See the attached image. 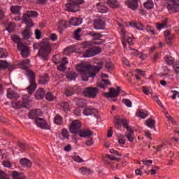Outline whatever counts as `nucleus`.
<instances>
[{
    "instance_id": "nucleus-32",
    "label": "nucleus",
    "mask_w": 179,
    "mask_h": 179,
    "mask_svg": "<svg viewBox=\"0 0 179 179\" xmlns=\"http://www.w3.org/2000/svg\"><path fill=\"white\" fill-rule=\"evenodd\" d=\"M97 9L100 13H107L108 12V8L105 5L96 4Z\"/></svg>"
},
{
    "instance_id": "nucleus-7",
    "label": "nucleus",
    "mask_w": 179,
    "mask_h": 179,
    "mask_svg": "<svg viewBox=\"0 0 179 179\" xmlns=\"http://www.w3.org/2000/svg\"><path fill=\"white\" fill-rule=\"evenodd\" d=\"M82 129V123L79 120L73 121L71 125L69 127V132L73 135H76Z\"/></svg>"
},
{
    "instance_id": "nucleus-59",
    "label": "nucleus",
    "mask_w": 179,
    "mask_h": 179,
    "mask_svg": "<svg viewBox=\"0 0 179 179\" xmlns=\"http://www.w3.org/2000/svg\"><path fill=\"white\" fill-rule=\"evenodd\" d=\"M73 161L77 162V163H83V159L80 158L79 156H74L73 157Z\"/></svg>"
},
{
    "instance_id": "nucleus-2",
    "label": "nucleus",
    "mask_w": 179,
    "mask_h": 179,
    "mask_svg": "<svg viewBox=\"0 0 179 179\" xmlns=\"http://www.w3.org/2000/svg\"><path fill=\"white\" fill-rule=\"evenodd\" d=\"M94 69V66L92 64L86 63H80L77 66V71L84 82H87L89 78H96V73L92 72Z\"/></svg>"
},
{
    "instance_id": "nucleus-43",
    "label": "nucleus",
    "mask_w": 179,
    "mask_h": 179,
    "mask_svg": "<svg viewBox=\"0 0 179 179\" xmlns=\"http://www.w3.org/2000/svg\"><path fill=\"white\" fill-rule=\"evenodd\" d=\"M61 134L64 139H69V131H68V129H62Z\"/></svg>"
},
{
    "instance_id": "nucleus-41",
    "label": "nucleus",
    "mask_w": 179,
    "mask_h": 179,
    "mask_svg": "<svg viewBox=\"0 0 179 179\" xmlns=\"http://www.w3.org/2000/svg\"><path fill=\"white\" fill-rule=\"evenodd\" d=\"M45 99L46 100H48V101H54V100H55V96L52 94V93L51 92H48L46 94H45Z\"/></svg>"
},
{
    "instance_id": "nucleus-46",
    "label": "nucleus",
    "mask_w": 179,
    "mask_h": 179,
    "mask_svg": "<svg viewBox=\"0 0 179 179\" xmlns=\"http://www.w3.org/2000/svg\"><path fill=\"white\" fill-rule=\"evenodd\" d=\"M167 24V20L163 22V23H157V29L158 30H162V29H164Z\"/></svg>"
},
{
    "instance_id": "nucleus-16",
    "label": "nucleus",
    "mask_w": 179,
    "mask_h": 179,
    "mask_svg": "<svg viewBox=\"0 0 179 179\" xmlns=\"http://www.w3.org/2000/svg\"><path fill=\"white\" fill-rule=\"evenodd\" d=\"M6 96L10 100H17V99H19L20 97L19 94H17L16 92L10 88L8 89Z\"/></svg>"
},
{
    "instance_id": "nucleus-44",
    "label": "nucleus",
    "mask_w": 179,
    "mask_h": 179,
    "mask_svg": "<svg viewBox=\"0 0 179 179\" xmlns=\"http://www.w3.org/2000/svg\"><path fill=\"white\" fill-rule=\"evenodd\" d=\"M122 125H123L124 128L127 129V131H128V132H131V133L134 132V130H132L129 128V124H128V121L127 120V119H124L123 120Z\"/></svg>"
},
{
    "instance_id": "nucleus-25",
    "label": "nucleus",
    "mask_w": 179,
    "mask_h": 179,
    "mask_svg": "<svg viewBox=\"0 0 179 179\" xmlns=\"http://www.w3.org/2000/svg\"><path fill=\"white\" fill-rule=\"evenodd\" d=\"M96 113H97V110L96 108H85L83 110V114L84 115H95Z\"/></svg>"
},
{
    "instance_id": "nucleus-20",
    "label": "nucleus",
    "mask_w": 179,
    "mask_h": 179,
    "mask_svg": "<svg viewBox=\"0 0 179 179\" xmlns=\"http://www.w3.org/2000/svg\"><path fill=\"white\" fill-rule=\"evenodd\" d=\"M106 3L112 9H118L120 8V3L117 0H107Z\"/></svg>"
},
{
    "instance_id": "nucleus-14",
    "label": "nucleus",
    "mask_w": 179,
    "mask_h": 179,
    "mask_svg": "<svg viewBox=\"0 0 179 179\" xmlns=\"http://www.w3.org/2000/svg\"><path fill=\"white\" fill-rule=\"evenodd\" d=\"M125 5L127 6V8H129V9H131L132 10H136L139 6L138 4V1L136 0H126Z\"/></svg>"
},
{
    "instance_id": "nucleus-22",
    "label": "nucleus",
    "mask_w": 179,
    "mask_h": 179,
    "mask_svg": "<svg viewBox=\"0 0 179 179\" xmlns=\"http://www.w3.org/2000/svg\"><path fill=\"white\" fill-rule=\"evenodd\" d=\"M50 81V76L48 73H45L43 76L39 77L38 83L39 85H46Z\"/></svg>"
},
{
    "instance_id": "nucleus-5",
    "label": "nucleus",
    "mask_w": 179,
    "mask_h": 179,
    "mask_svg": "<svg viewBox=\"0 0 179 179\" xmlns=\"http://www.w3.org/2000/svg\"><path fill=\"white\" fill-rule=\"evenodd\" d=\"M99 88L94 87H88L85 88L83 93L85 97H88V99H96L97 94H99Z\"/></svg>"
},
{
    "instance_id": "nucleus-31",
    "label": "nucleus",
    "mask_w": 179,
    "mask_h": 179,
    "mask_svg": "<svg viewBox=\"0 0 179 179\" xmlns=\"http://www.w3.org/2000/svg\"><path fill=\"white\" fill-rule=\"evenodd\" d=\"M20 163L23 167H30L31 166V162L27 158L21 159Z\"/></svg>"
},
{
    "instance_id": "nucleus-15",
    "label": "nucleus",
    "mask_w": 179,
    "mask_h": 179,
    "mask_svg": "<svg viewBox=\"0 0 179 179\" xmlns=\"http://www.w3.org/2000/svg\"><path fill=\"white\" fill-rule=\"evenodd\" d=\"M39 115H41V112L38 110V109L31 110L28 113V118L31 120H38L39 117H38Z\"/></svg>"
},
{
    "instance_id": "nucleus-60",
    "label": "nucleus",
    "mask_w": 179,
    "mask_h": 179,
    "mask_svg": "<svg viewBox=\"0 0 179 179\" xmlns=\"http://www.w3.org/2000/svg\"><path fill=\"white\" fill-rule=\"evenodd\" d=\"M157 170H160V168L159 166H155L153 169L150 170V173L152 176L156 175V173H157Z\"/></svg>"
},
{
    "instance_id": "nucleus-39",
    "label": "nucleus",
    "mask_w": 179,
    "mask_h": 179,
    "mask_svg": "<svg viewBox=\"0 0 179 179\" xmlns=\"http://www.w3.org/2000/svg\"><path fill=\"white\" fill-rule=\"evenodd\" d=\"M55 124L57 125H62V117L59 115H57L54 119Z\"/></svg>"
},
{
    "instance_id": "nucleus-35",
    "label": "nucleus",
    "mask_w": 179,
    "mask_h": 179,
    "mask_svg": "<svg viewBox=\"0 0 179 179\" xmlns=\"http://www.w3.org/2000/svg\"><path fill=\"white\" fill-rule=\"evenodd\" d=\"M17 48L18 51H22L23 50L27 49V45H24V43H22V41L17 42Z\"/></svg>"
},
{
    "instance_id": "nucleus-33",
    "label": "nucleus",
    "mask_w": 179,
    "mask_h": 179,
    "mask_svg": "<svg viewBox=\"0 0 179 179\" xmlns=\"http://www.w3.org/2000/svg\"><path fill=\"white\" fill-rule=\"evenodd\" d=\"M143 5L145 9H153V6H155L153 0H148Z\"/></svg>"
},
{
    "instance_id": "nucleus-19",
    "label": "nucleus",
    "mask_w": 179,
    "mask_h": 179,
    "mask_svg": "<svg viewBox=\"0 0 179 179\" xmlns=\"http://www.w3.org/2000/svg\"><path fill=\"white\" fill-rule=\"evenodd\" d=\"M36 100H41L44 96H45V91L43 88H39L35 93Z\"/></svg>"
},
{
    "instance_id": "nucleus-24",
    "label": "nucleus",
    "mask_w": 179,
    "mask_h": 179,
    "mask_svg": "<svg viewBox=\"0 0 179 179\" xmlns=\"http://www.w3.org/2000/svg\"><path fill=\"white\" fill-rule=\"evenodd\" d=\"M64 94L66 97H71L75 94V88L73 87L68 86L64 90Z\"/></svg>"
},
{
    "instance_id": "nucleus-38",
    "label": "nucleus",
    "mask_w": 179,
    "mask_h": 179,
    "mask_svg": "<svg viewBox=\"0 0 179 179\" xmlns=\"http://www.w3.org/2000/svg\"><path fill=\"white\" fill-rule=\"evenodd\" d=\"M90 36H92L94 40H100L101 37H103V35L99 33H94V31H91L89 33Z\"/></svg>"
},
{
    "instance_id": "nucleus-27",
    "label": "nucleus",
    "mask_w": 179,
    "mask_h": 179,
    "mask_svg": "<svg viewBox=\"0 0 179 179\" xmlns=\"http://www.w3.org/2000/svg\"><path fill=\"white\" fill-rule=\"evenodd\" d=\"M29 106H30V101L29 100V96L24 95L22 97V108H29Z\"/></svg>"
},
{
    "instance_id": "nucleus-11",
    "label": "nucleus",
    "mask_w": 179,
    "mask_h": 179,
    "mask_svg": "<svg viewBox=\"0 0 179 179\" xmlns=\"http://www.w3.org/2000/svg\"><path fill=\"white\" fill-rule=\"evenodd\" d=\"M25 29L24 31L22 32L23 40H29L31 36V32L30 31L31 29L34 26V24H26Z\"/></svg>"
},
{
    "instance_id": "nucleus-61",
    "label": "nucleus",
    "mask_w": 179,
    "mask_h": 179,
    "mask_svg": "<svg viewBox=\"0 0 179 179\" xmlns=\"http://www.w3.org/2000/svg\"><path fill=\"white\" fill-rule=\"evenodd\" d=\"M50 38L52 41H57V40H58V35H57V34H51Z\"/></svg>"
},
{
    "instance_id": "nucleus-30",
    "label": "nucleus",
    "mask_w": 179,
    "mask_h": 179,
    "mask_svg": "<svg viewBox=\"0 0 179 179\" xmlns=\"http://www.w3.org/2000/svg\"><path fill=\"white\" fill-rule=\"evenodd\" d=\"M17 145L18 148H20V152H24V150H27V149H29V145L27 143L17 141Z\"/></svg>"
},
{
    "instance_id": "nucleus-21",
    "label": "nucleus",
    "mask_w": 179,
    "mask_h": 179,
    "mask_svg": "<svg viewBox=\"0 0 179 179\" xmlns=\"http://www.w3.org/2000/svg\"><path fill=\"white\" fill-rule=\"evenodd\" d=\"M80 138H86L87 136H92L93 131L91 130H82V129L77 133Z\"/></svg>"
},
{
    "instance_id": "nucleus-17",
    "label": "nucleus",
    "mask_w": 179,
    "mask_h": 179,
    "mask_svg": "<svg viewBox=\"0 0 179 179\" xmlns=\"http://www.w3.org/2000/svg\"><path fill=\"white\" fill-rule=\"evenodd\" d=\"M100 89H107V86H111V82L107 79H102L99 83L96 84Z\"/></svg>"
},
{
    "instance_id": "nucleus-8",
    "label": "nucleus",
    "mask_w": 179,
    "mask_h": 179,
    "mask_svg": "<svg viewBox=\"0 0 179 179\" xmlns=\"http://www.w3.org/2000/svg\"><path fill=\"white\" fill-rule=\"evenodd\" d=\"M100 52H101V48L95 46L87 50L83 53V57L84 58H90V57H94V55H97V54H100Z\"/></svg>"
},
{
    "instance_id": "nucleus-54",
    "label": "nucleus",
    "mask_w": 179,
    "mask_h": 179,
    "mask_svg": "<svg viewBox=\"0 0 179 179\" xmlns=\"http://www.w3.org/2000/svg\"><path fill=\"white\" fill-rule=\"evenodd\" d=\"M73 48H75L73 45L68 46L64 50V52H66L67 51V52H75V50H73Z\"/></svg>"
},
{
    "instance_id": "nucleus-9",
    "label": "nucleus",
    "mask_w": 179,
    "mask_h": 179,
    "mask_svg": "<svg viewBox=\"0 0 179 179\" xmlns=\"http://www.w3.org/2000/svg\"><path fill=\"white\" fill-rule=\"evenodd\" d=\"M166 8L169 12L177 13V12L179 10V0H174V1H172V4L168 3Z\"/></svg>"
},
{
    "instance_id": "nucleus-1",
    "label": "nucleus",
    "mask_w": 179,
    "mask_h": 179,
    "mask_svg": "<svg viewBox=\"0 0 179 179\" xmlns=\"http://www.w3.org/2000/svg\"><path fill=\"white\" fill-rule=\"evenodd\" d=\"M34 50H38L36 57H38L42 61H48L50 54L52 51V45L50 43L48 38H43L40 43L33 44Z\"/></svg>"
},
{
    "instance_id": "nucleus-47",
    "label": "nucleus",
    "mask_w": 179,
    "mask_h": 179,
    "mask_svg": "<svg viewBox=\"0 0 179 179\" xmlns=\"http://www.w3.org/2000/svg\"><path fill=\"white\" fill-rule=\"evenodd\" d=\"M80 171L83 174L87 176V174H92V170L86 168V167H83L80 169Z\"/></svg>"
},
{
    "instance_id": "nucleus-36",
    "label": "nucleus",
    "mask_w": 179,
    "mask_h": 179,
    "mask_svg": "<svg viewBox=\"0 0 179 179\" xmlns=\"http://www.w3.org/2000/svg\"><path fill=\"white\" fill-rule=\"evenodd\" d=\"M78 76H79L78 75V73L73 72V73H69L66 74V78L67 79H70V80H75L76 79V78H78Z\"/></svg>"
},
{
    "instance_id": "nucleus-26",
    "label": "nucleus",
    "mask_w": 179,
    "mask_h": 179,
    "mask_svg": "<svg viewBox=\"0 0 179 179\" xmlns=\"http://www.w3.org/2000/svg\"><path fill=\"white\" fill-rule=\"evenodd\" d=\"M120 31L122 36V45L124 48H127V31L124 27H122L120 29Z\"/></svg>"
},
{
    "instance_id": "nucleus-13",
    "label": "nucleus",
    "mask_w": 179,
    "mask_h": 179,
    "mask_svg": "<svg viewBox=\"0 0 179 179\" xmlns=\"http://www.w3.org/2000/svg\"><path fill=\"white\" fill-rule=\"evenodd\" d=\"M119 93H121L120 90H117L113 87H110L109 89V92H104L103 95L104 97H107L108 99L111 97H118Z\"/></svg>"
},
{
    "instance_id": "nucleus-45",
    "label": "nucleus",
    "mask_w": 179,
    "mask_h": 179,
    "mask_svg": "<svg viewBox=\"0 0 179 179\" xmlns=\"http://www.w3.org/2000/svg\"><path fill=\"white\" fill-rule=\"evenodd\" d=\"M11 177L13 179H23V178L20 176V173L16 171H13Z\"/></svg>"
},
{
    "instance_id": "nucleus-48",
    "label": "nucleus",
    "mask_w": 179,
    "mask_h": 179,
    "mask_svg": "<svg viewBox=\"0 0 179 179\" xmlns=\"http://www.w3.org/2000/svg\"><path fill=\"white\" fill-rule=\"evenodd\" d=\"M165 62H166V64L168 65H174V58H173L172 57H165Z\"/></svg>"
},
{
    "instance_id": "nucleus-29",
    "label": "nucleus",
    "mask_w": 179,
    "mask_h": 179,
    "mask_svg": "<svg viewBox=\"0 0 179 179\" xmlns=\"http://www.w3.org/2000/svg\"><path fill=\"white\" fill-rule=\"evenodd\" d=\"M10 9L13 15H20L22 7L20 6H12Z\"/></svg>"
},
{
    "instance_id": "nucleus-62",
    "label": "nucleus",
    "mask_w": 179,
    "mask_h": 179,
    "mask_svg": "<svg viewBox=\"0 0 179 179\" xmlns=\"http://www.w3.org/2000/svg\"><path fill=\"white\" fill-rule=\"evenodd\" d=\"M105 66H106V69H113L114 64H113V62H108L106 63Z\"/></svg>"
},
{
    "instance_id": "nucleus-55",
    "label": "nucleus",
    "mask_w": 179,
    "mask_h": 179,
    "mask_svg": "<svg viewBox=\"0 0 179 179\" xmlns=\"http://www.w3.org/2000/svg\"><path fill=\"white\" fill-rule=\"evenodd\" d=\"M21 55L23 58H26L29 55V48L27 49H24L23 50H21Z\"/></svg>"
},
{
    "instance_id": "nucleus-6",
    "label": "nucleus",
    "mask_w": 179,
    "mask_h": 179,
    "mask_svg": "<svg viewBox=\"0 0 179 179\" xmlns=\"http://www.w3.org/2000/svg\"><path fill=\"white\" fill-rule=\"evenodd\" d=\"M37 16H38V13H37V11H27V13H24L22 20L25 24H34L33 20H31L30 17H37Z\"/></svg>"
},
{
    "instance_id": "nucleus-37",
    "label": "nucleus",
    "mask_w": 179,
    "mask_h": 179,
    "mask_svg": "<svg viewBox=\"0 0 179 179\" xmlns=\"http://www.w3.org/2000/svg\"><path fill=\"white\" fill-rule=\"evenodd\" d=\"M136 115L137 117H140V118H146V117H148V111L144 112L143 110H139L138 112H137L136 113Z\"/></svg>"
},
{
    "instance_id": "nucleus-23",
    "label": "nucleus",
    "mask_w": 179,
    "mask_h": 179,
    "mask_svg": "<svg viewBox=\"0 0 179 179\" xmlns=\"http://www.w3.org/2000/svg\"><path fill=\"white\" fill-rule=\"evenodd\" d=\"M83 20L76 17H72L69 20L70 24L72 26H80L82 24Z\"/></svg>"
},
{
    "instance_id": "nucleus-49",
    "label": "nucleus",
    "mask_w": 179,
    "mask_h": 179,
    "mask_svg": "<svg viewBox=\"0 0 179 179\" xmlns=\"http://www.w3.org/2000/svg\"><path fill=\"white\" fill-rule=\"evenodd\" d=\"M0 179H10L9 176L7 175L6 172L0 170Z\"/></svg>"
},
{
    "instance_id": "nucleus-10",
    "label": "nucleus",
    "mask_w": 179,
    "mask_h": 179,
    "mask_svg": "<svg viewBox=\"0 0 179 179\" xmlns=\"http://www.w3.org/2000/svg\"><path fill=\"white\" fill-rule=\"evenodd\" d=\"M93 26L95 30H104L106 29V22L100 18L95 19Z\"/></svg>"
},
{
    "instance_id": "nucleus-52",
    "label": "nucleus",
    "mask_w": 179,
    "mask_h": 179,
    "mask_svg": "<svg viewBox=\"0 0 179 179\" xmlns=\"http://www.w3.org/2000/svg\"><path fill=\"white\" fill-rule=\"evenodd\" d=\"M65 65H66V62L60 64V65L57 66V70L61 71L62 72H65V71H66V67H65Z\"/></svg>"
},
{
    "instance_id": "nucleus-3",
    "label": "nucleus",
    "mask_w": 179,
    "mask_h": 179,
    "mask_svg": "<svg viewBox=\"0 0 179 179\" xmlns=\"http://www.w3.org/2000/svg\"><path fill=\"white\" fill-rule=\"evenodd\" d=\"M26 76L29 82V86L27 87L29 94H33L37 89V84H36V73L32 70H27Z\"/></svg>"
},
{
    "instance_id": "nucleus-28",
    "label": "nucleus",
    "mask_w": 179,
    "mask_h": 179,
    "mask_svg": "<svg viewBox=\"0 0 179 179\" xmlns=\"http://www.w3.org/2000/svg\"><path fill=\"white\" fill-rule=\"evenodd\" d=\"M145 124L148 127V128H151V129L155 128L156 127V121L152 117H150L145 120Z\"/></svg>"
},
{
    "instance_id": "nucleus-18",
    "label": "nucleus",
    "mask_w": 179,
    "mask_h": 179,
    "mask_svg": "<svg viewBox=\"0 0 179 179\" xmlns=\"http://www.w3.org/2000/svg\"><path fill=\"white\" fill-rule=\"evenodd\" d=\"M129 24L131 27H136V29H138V30H141V31L145 30V25H143L139 21H137V22L131 21L129 22Z\"/></svg>"
},
{
    "instance_id": "nucleus-56",
    "label": "nucleus",
    "mask_w": 179,
    "mask_h": 179,
    "mask_svg": "<svg viewBox=\"0 0 179 179\" xmlns=\"http://www.w3.org/2000/svg\"><path fill=\"white\" fill-rule=\"evenodd\" d=\"M125 136L126 138H127L129 142H134V132H130L127 134Z\"/></svg>"
},
{
    "instance_id": "nucleus-4",
    "label": "nucleus",
    "mask_w": 179,
    "mask_h": 179,
    "mask_svg": "<svg viewBox=\"0 0 179 179\" xmlns=\"http://www.w3.org/2000/svg\"><path fill=\"white\" fill-rule=\"evenodd\" d=\"M85 3V0H68L66 9L68 12L76 13L80 10V5Z\"/></svg>"
},
{
    "instance_id": "nucleus-53",
    "label": "nucleus",
    "mask_w": 179,
    "mask_h": 179,
    "mask_svg": "<svg viewBox=\"0 0 179 179\" xmlns=\"http://www.w3.org/2000/svg\"><path fill=\"white\" fill-rule=\"evenodd\" d=\"M21 65L24 66V68H29V65H30V59L22 60Z\"/></svg>"
},
{
    "instance_id": "nucleus-50",
    "label": "nucleus",
    "mask_w": 179,
    "mask_h": 179,
    "mask_svg": "<svg viewBox=\"0 0 179 179\" xmlns=\"http://www.w3.org/2000/svg\"><path fill=\"white\" fill-rule=\"evenodd\" d=\"M57 26L62 27V29H66V27H68V23L64 20H60L59 21V24Z\"/></svg>"
},
{
    "instance_id": "nucleus-51",
    "label": "nucleus",
    "mask_w": 179,
    "mask_h": 179,
    "mask_svg": "<svg viewBox=\"0 0 179 179\" xmlns=\"http://www.w3.org/2000/svg\"><path fill=\"white\" fill-rule=\"evenodd\" d=\"M122 103H124V104H125L127 107H129V108L132 107V102L129 99H122Z\"/></svg>"
},
{
    "instance_id": "nucleus-63",
    "label": "nucleus",
    "mask_w": 179,
    "mask_h": 179,
    "mask_svg": "<svg viewBox=\"0 0 179 179\" xmlns=\"http://www.w3.org/2000/svg\"><path fill=\"white\" fill-rule=\"evenodd\" d=\"M3 165L4 167H7L8 169H10L12 167V164L9 161H4L3 162Z\"/></svg>"
},
{
    "instance_id": "nucleus-34",
    "label": "nucleus",
    "mask_w": 179,
    "mask_h": 179,
    "mask_svg": "<svg viewBox=\"0 0 179 179\" xmlns=\"http://www.w3.org/2000/svg\"><path fill=\"white\" fill-rule=\"evenodd\" d=\"M11 106L13 107V108H17V110H20V108H22V101H13L11 103Z\"/></svg>"
},
{
    "instance_id": "nucleus-42",
    "label": "nucleus",
    "mask_w": 179,
    "mask_h": 179,
    "mask_svg": "<svg viewBox=\"0 0 179 179\" xmlns=\"http://www.w3.org/2000/svg\"><path fill=\"white\" fill-rule=\"evenodd\" d=\"M9 63L5 60H0V69H8Z\"/></svg>"
},
{
    "instance_id": "nucleus-57",
    "label": "nucleus",
    "mask_w": 179,
    "mask_h": 179,
    "mask_svg": "<svg viewBox=\"0 0 179 179\" xmlns=\"http://www.w3.org/2000/svg\"><path fill=\"white\" fill-rule=\"evenodd\" d=\"M35 36L36 40H40L41 38V31L38 29H35Z\"/></svg>"
},
{
    "instance_id": "nucleus-40",
    "label": "nucleus",
    "mask_w": 179,
    "mask_h": 179,
    "mask_svg": "<svg viewBox=\"0 0 179 179\" xmlns=\"http://www.w3.org/2000/svg\"><path fill=\"white\" fill-rule=\"evenodd\" d=\"M60 107L63 111H69V103L62 102L60 103Z\"/></svg>"
},
{
    "instance_id": "nucleus-58",
    "label": "nucleus",
    "mask_w": 179,
    "mask_h": 179,
    "mask_svg": "<svg viewBox=\"0 0 179 179\" xmlns=\"http://www.w3.org/2000/svg\"><path fill=\"white\" fill-rule=\"evenodd\" d=\"M11 40L14 41V43H17V41H20L21 38L19 36L17 35H13L11 36Z\"/></svg>"
},
{
    "instance_id": "nucleus-64",
    "label": "nucleus",
    "mask_w": 179,
    "mask_h": 179,
    "mask_svg": "<svg viewBox=\"0 0 179 179\" xmlns=\"http://www.w3.org/2000/svg\"><path fill=\"white\" fill-rule=\"evenodd\" d=\"M173 66L175 72L179 73V62L175 63Z\"/></svg>"
},
{
    "instance_id": "nucleus-12",
    "label": "nucleus",
    "mask_w": 179,
    "mask_h": 179,
    "mask_svg": "<svg viewBox=\"0 0 179 179\" xmlns=\"http://www.w3.org/2000/svg\"><path fill=\"white\" fill-rule=\"evenodd\" d=\"M34 123L42 129H51V127L47 124V122H45V120H44V118L40 117L36 119V120H34Z\"/></svg>"
}]
</instances>
